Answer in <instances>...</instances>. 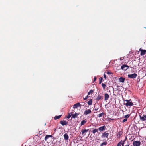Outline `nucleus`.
<instances>
[{"mask_svg": "<svg viewBox=\"0 0 146 146\" xmlns=\"http://www.w3.org/2000/svg\"><path fill=\"white\" fill-rule=\"evenodd\" d=\"M131 100H124V102L126 106H132L133 105V104L132 102H131Z\"/></svg>", "mask_w": 146, "mask_h": 146, "instance_id": "obj_1", "label": "nucleus"}, {"mask_svg": "<svg viewBox=\"0 0 146 146\" xmlns=\"http://www.w3.org/2000/svg\"><path fill=\"white\" fill-rule=\"evenodd\" d=\"M140 120L142 121L146 122V115L141 114L139 115Z\"/></svg>", "mask_w": 146, "mask_h": 146, "instance_id": "obj_2", "label": "nucleus"}, {"mask_svg": "<svg viewBox=\"0 0 146 146\" xmlns=\"http://www.w3.org/2000/svg\"><path fill=\"white\" fill-rule=\"evenodd\" d=\"M137 76V74L135 73L129 74L128 75V77L129 78H135Z\"/></svg>", "mask_w": 146, "mask_h": 146, "instance_id": "obj_3", "label": "nucleus"}, {"mask_svg": "<svg viewBox=\"0 0 146 146\" xmlns=\"http://www.w3.org/2000/svg\"><path fill=\"white\" fill-rule=\"evenodd\" d=\"M134 146H139L141 145V142L139 141H134L133 143Z\"/></svg>", "mask_w": 146, "mask_h": 146, "instance_id": "obj_4", "label": "nucleus"}, {"mask_svg": "<svg viewBox=\"0 0 146 146\" xmlns=\"http://www.w3.org/2000/svg\"><path fill=\"white\" fill-rule=\"evenodd\" d=\"M129 67L126 64H123L121 67V68L124 70H126L129 68Z\"/></svg>", "mask_w": 146, "mask_h": 146, "instance_id": "obj_5", "label": "nucleus"}, {"mask_svg": "<svg viewBox=\"0 0 146 146\" xmlns=\"http://www.w3.org/2000/svg\"><path fill=\"white\" fill-rule=\"evenodd\" d=\"M106 126L104 125L103 126L100 127L98 128V130L100 132L103 131L106 129Z\"/></svg>", "mask_w": 146, "mask_h": 146, "instance_id": "obj_6", "label": "nucleus"}, {"mask_svg": "<svg viewBox=\"0 0 146 146\" xmlns=\"http://www.w3.org/2000/svg\"><path fill=\"white\" fill-rule=\"evenodd\" d=\"M91 111L90 109L86 110L84 113V115H87L90 114L91 113Z\"/></svg>", "mask_w": 146, "mask_h": 146, "instance_id": "obj_7", "label": "nucleus"}, {"mask_svg": "<svg viewBox=\"0 0 146 146\" xmlns=\"http://www.w3.org/2000/svg\"><path fill=\"white\" fill-rule=\"evenodd\" d=\"M108 135V133L105 132L102 133V134L101 136V137L102 138H103L104 137L107 138Z\"/></svg>", "mask_w": 146, "mask_h": 146, "instance_id": "obj_8", "label": "nucleus"}, {"mask_svg": "<svg viewBox=\"0 0 146 146\" xmlns=\"http://www.w3.org/2000/svg\"><path fill=\"white\" fill-rule=\"evenodd\" d=\"M60 123L63 126L64 125H68V122L66 121L62 120L60 122Z\"/></svg>", "mask_w": 146, "mask_h": 146, "instance_id": "obj_9", "label": "nucleus"}, {"mask_svg": "<svg viewBox=\"0 0 146 146\" xmlns=\"http://www.w3.org/2000/svg\"><path fill=\"white\" fill-rule=\"evenodd\" d=\"M81 105L80 104V103H77L73 105V108H76L78 107H81Z\"/></svg>", "mask_w": 146, "mask_h": 146, "instance_id": "obj_10", "label": "nucleus"}, {"mask_svg": "<svg viewBox=\"0 0 146 146\" xmlns=\"http://www.w3.org/2000/svg\"><path fill=\"white\" fill-rule=\"evenodd\" d=\"M139 50L141 51V55H143L145 54V53H146V50H142L141 48H140L139 49Z\"/></svg>", "mask_w": 146, "mask_h": 146, "instance_id": "obj_11", "label": "nucleus"}, {"mask_svg": "<svg viewBox=\"0 0 146 146\" xmlns=\"http://www.w3.org/2000/svg\"><path fill=\"white\" fill-rule=\"evenodd\" d=\"M110 97V96L108 94L106 93L104 94V100L106 101L108 100V98Z\"/></svg>", "mask_w": 146, "mask_h": 146, "instance_id": "obj_12", "label": "nucleus"}, {"mask_svg": "<svg viewBox=\"0 0 146 146\" xmlns=\"http://www.w3.org/2000/svg\"><path fill=\"white\" fill-rule=\"evenodd\" d=\"M64 137L65 140H68L69 137L67 133H65L64 135Z\"/></svg>", "mask_w": 146, "mask_h": 146, "instance_id": "obj_13", "label": "nucleus"}, {"mask_svg": "<svg viewBox=\"0 0 146 146\" xmlns=\"http://www.w3.org/2000/svg\"><path fill=\"white\" fill-rule=\"evenodd\" d=\"M123 133V132L122 131H119L117 134V138H119L121 135H122Z\"/></svg>", "mask_w": 146, "mask_h": 146, "instance_id": "obj_14", "label": "nucleus"}, {"mask_svg": "<svg viewBox=\"0 0 146 146\" xmlns=\"http://www.w3.org/2000/svg\"><path fill=\"white\" fill-rule=\"evenodd\" d=\"M103 99V97L99 95H98V96L96 98V100L98 101H99L100 100Z\"/></svg>", "mask_w": 146, "mask_h": 146, "instance_id": "obj_15", "label": "nucleus"}, {"mask_svg": "<svg viewBox=\"0 0 146 146\" xmlns=\"http://www.w3.org/2000/svg\"><path fill=\"white\" fill-rule=\"evenodd\" d=\"M125 80V78L123 77H120L119 79V81L121 82H124Z\"/></svg>", "mask_w": 146, "mask_h": 146, "instance_id": "obj_16", "label": "nucleus"}, {"mask_svg": "<svg viewBox=\"0 0 146 146\" xmlns=\"http://www.w3.org/2000/svg\"><path fill=\"white\" fill-rule=\"evenodd\" d=\"M79 115L78 113H75L74 114L72 115V118H75L77 117V116Z\"/></svg>", "mask_w": 146, "mask_h": 146, "instance_id": "obj_17", "label": "nucleus"}, {"mask_svg": "<svg viewBox=\"0 0 146 146\" xmlns=\"http://www.w3.org/2000/svg\"><path fill=\"white\" fill-rule=\"evenodd\" d=\"M89 130V129H84V130H82V134H86L85 133H87L88 132V131Z\"/></svg>", "mask_w": 146, "mask_h": 146, "instance_id": "obj_18", "label": "nucleus"}, {"mask_svg": "<svg viewBox=\"0 0 146 146\" xmlns=\"http://www.w3.org/2000/svg\"><path fill=\"white\" fill-rule=\"evenodd\" d=\"M52 137V135H47L46 136L45 138V141H46L50 137Z\"/></svg>", "mask_w": 146, "mask_h": 146, "instance_id": "obj_19", "label": "nucleus"}, {"mask_svg": "<svg viewBox=\"0 0 146 146\" xmlns=\"http://www.w3.org/2000/svg\"><path fill=\"white\" fill-rule=\"evenodd\" d=\"M87 122V121L85 120H83L81 121L80 125L81 126L84 125Z\"/></svg>", "mask_w": 146, "mask_h": 146, "instance_id": "obj_20", "label": "nucleus"}, {"mask_svg": "<svg viewBox=\"0 0 146 146\" xmlns=\"http://www.w3.org/2000/svg\"><path fill=\"white\" fill-rule=\"evenodd\" d=\"M105 114L103 112H102L101 113H100L98 115V116L99 117H103L105 115Z\"/></svg>", "mask_w": 146, "mask_h": 146, "instance_id": "obj_21", "label": "nucleus"}, {"mask_svg": "<svg viewBox=\"0 0 146 146\" xmlns=\"http://www.w3.org/2000/svg\"><path fill=\"white\" fill-rule=\"evenodd\" d=\"M62 116V115H60L58 116H55L54 117V119L55 120H56L60 118Z\"/></svg>", "mask_w": 146, "mask_h": 146, "instance_id": "obj_22", "label": "nucleus"}, {"mask_svg": "<svg viewBox=\"0 0 146 146\" xmlns=\"http://www.w3.org/2000/svg\"><path fill=\"white\" fill-rule=\"evenodd\" d=\"M98 131V130L97 129H95L94 130H93L92 131V132L93 134H95V133L96 132H97Z\"/></svg>", "mask_w": 146, "mask_h": 146, "instance_id": "obj_23", "label": "nucleus"}, {"mask_svg": "<svg viewBox=\"0 0 146 146\" xmlns=\"http://www.w3.org/2000/svg\"><path fill=\"white\" fill-rule=\"evenodd\" d=\"M92 100L91 99L88 102V105H91L92 104Z\"/></svg>", "mask_w": 146, "mask_h": 146, "instance_id": "obj_24", "label": "nucleus"}, {"mask_svg": "<svg viewBox=\"0 0 146 146\" xmlns=\"http://www.w3.org/2000/svg\"><path fill=\"white\" fill-rule=\"evenodd\" d=\"M94 90H91L89 92H88V95H89L90 94L93 93L94 92Z\"/></svg>", "mask_w": 146, "mask_h": 146, "instance_id": "obj_25", "label": "nucleus"}, {"mask_svg": "<svg viewBox=\"0 0 146 146\" xmlns=\"http://www.w3.org/2000/svg\"><path fill=\"white\" fill-rule=\"evenodd\" d=\"M107 142L106 141L104 142L103 143H101L100 145V146H103V145H107Z\"/></svg>", "mask_w": 146, "mask_h": 146, "instance_id": "obj_26", "label": "nucleus"}, {"mask_svg": "<svg viewBox=\"0 0 146 146\" xmlns=\"http://www.w3.org/2000/svg\"><path fill=\"white\" fill-rule=\"evenodd\" d=\"M122 141L121 140V141L119 142L117 146H121L122 144Z\"/></svg>", "mask_w": 146, "mask_h": 146, "instance_id": "obj_27", "label": "nucleus"}, {"mask_svg": "<svg viewBox=\"0 0 146 146\" xmlns=\"http://www.w3.org/2000/svg\"><path fill=\"white\" fill-rule=\"evenodd\" d=\"M102 85L103 89H105V87L106 86V85L104 83H102Z\"/></svg>", "mask_w": 146, "mask_h": 146, "instance_id": "obj_28", "label": "nucleus"}, {"mask_svg": "<svg viewBox=\"0 0 146 146\" xmlns=\"http://www.w3.org/2000/svg\"><path fill=\"white\" fill-rule=\"evenodd\" d=\"M72 112H71L70 113H69L68 115V116L67 117H66L68 119L70 118L71 117V116H72Z\"/></svg>", "mask_w": 146, "mask_h": 146, "instance_id": "obj_29", "label": "nucleus"}, {"mask_svg": "<svg viewBox=\"0 0 146 146\" xmlns=\"http://www.w3.org/2000/svg\"><path fill=\"white\" fill-rule=\"evenodd\" d=\"M103 78L102 77H100L99 78V84H100L102 82Z\"/></svg>", "mask_w": 146, "mask_h": 146, "instance_id": "obj_30", "label": "nucleus"}, {"mask_svg": "<svg viewBox=\"0 0 146 146\" xmlns=\"http://www.w3.org/2000/svg\"><path fill=\"white\" fill-rule=\"evenodd\" d=\"M130 116V115L129 114L127 115H125L124 116V118H125V119H127V118H129Z\"/></svg>", "mask_w": 146, "mask_h": 146, "instance_id": "obj_31", "label": "nucleus"}, {"mask_svg": "<svg viewBox=\"0 0 146 146\" xmlns=\"http://www.w3.org/2000/svg\"><path fill=\"white\" fill-rule=\"evenodd\" d=\"M110 63H112V64H114V63H115V60H113L111 61L110 62Z\"/></svg>", "mask_w": 146, "mask_h": 146, "instance_id": "obj_32", "label": "nucleus"}, {"mask_svg": "<svg viewBox=\"0 0 146 146\" xmlns=\"http://www.w3.org/2000/svg\"><path fill=\"white\" fill-rule=\"evenodd\" d=\"M127 120V119H125L122 121V122L124 123L125 121H126Z\"/></svg>", "mask_w": 146, "mask_h": 146, "instance_id": "obj_33", "label": "nucleus"}, {"mask_svg": "<svg viewBox=\"0 0 146 146\" xmlns=\"http://www.w3.org/2000/svg\"><path fill=\"white\" fill-rule=\"evenodd\" d=\"M96 79H97V78L96 77V76H95L94 77V80H93V82H95L96 80Z\"/></svg>", "mask_w": 146, "mask_h": 146, "instance_id": "obj_34", "label": "nucleus"}, {"mask_svg": "<svg viewBox=\"0 0 146 146\" xmlns=\"http://www.w3.org/2000/svg\"><path fill=\"white\" fill-rule=\"evenodd\" d=\"M126 139H127V137L126 136L125 138V139L123 141H122V143H124V142H125L126 141Z\"/></svg>", "mask_w": 146, "mask_h": 146, "instance_id": "obj_35", "label": "nucleus"}, {"mask_svg": "<svg viewBox=\"0 0 146 146\" xmlns=\"http://www.w3.org/2000/svg\"><path fill=\"white\" fill-rule=\"evenodd\" d=\"M107 73L108 74H111V72H109V71L107 72Z\"/></svg>", "mask_w": 146, "mask_h": 146, "instance_id": "obj_36", "label": "nucleus"}, {"mask_svg": "<svg viewBox=\"0 0 146 146\" xmlns=\"http://www.w3.org/2000/svg\"><path fill=\"white\" fill-rule=\"evenodd\" d=\"M104 78H105V79H106V76L105 74H104Z\"/></svg>", "mask_w": 146, "mask_h": 146, "instance_id": "obj_37", "label": "nucleus"}, {"mask_svg": "<svg viewBox=\"0 0 146 146\" xmlns=\"http://www.w3.org/2000/svg\"><path fill=\"white\" fill-rule=\"evenodd\" d=\"M122 58H120V60H123V61L125 60V59L124 58H123V59H122Z\"/></svg>", "mask_w": 146, "mask_h": 146, "instance_id": "obj_38", "label": "nucleus"}, {"mask_svg": "<svg viewBox=\"0 0 146 146\" xmlns=\"http://www.w3.org/2000/svg\"><path fill=\"white\" fill-rule=\"evenodd\" d=\"M87 99V98H86V97H85V98H83L84 100H86Z\"/></svg>", "mask_w": 146, "mask_h": 146, "instance_id": "obj_39", "label": "nucleus"}, {"mask_svg": "<svg viewBox=\"0 0 146 146\" xmlns=\"http://www.w3.org/2000/svg\"><path fill=\"white\" fill-rule=\"evenodd\" d=\"M98 109V108H95L94 109V110H95V111H97Z\"/></svg>", "mask_w": 146, "mask_h": 146, "instance_id": "obj_40", "label": "nucleus"}, {"mask_svg": "<svg viewBox=\"0 0 146 146\" xmlns=\"http://www.w3.org/2000/svg\"><path fill=\"white\" fill-rule=\"evenodd\" d=\"M124 63V64H125V63H127V62H123L122 63H121V64H122V63Z\"/></svg>", "mask_w": 146, "mask_h": 146, "instance_id": "obj_41", "label": "nucleus"}, {"mask_svg": "<svg viewBox=\"0 0 146 146\" xmlns=\"http://www.w3.org/2000/svg\"><path fill=\"white\" fill-rule=\"evenodd\" d=\"M124 143H122V144L121 145H122V146H124Z\"/></svg>", "mask_w": 146, "mask_h": 146, "instance_id": "obj_42", "label": "nucleus"}, {"mask_svg": "<svg viewBox=\"0 0 146 146\" xmlns=\"http://www.w3.org/2000/svg\"><path fill=\"white\" fill-rule=\"evenodd\" d=\"M54 131H56V128H54Z\"/></svg>", "mask_w": 146, "mask_h": 146, "instance_id": "obj_43", "label": "nucleus"}, {"mask_svg": "<svg viewBox=\"0 0 146 146\" xmlns=\"http://www.w3.org/2000/svg\"><path fill=\"white\" fill-rule=\"evenodd\" d=\"M88 96H86V98H88Z\"/></svg>", "mask_w": 146, "mask_h": 146, "instance_id": "obj_44", "label": "nucleus"}, {"mask_svg": "<svg viewBox=\"0 0 146 146\" xmlns=\"http://www.w3.org/2000/svg\"><path fill=\"white\" fill-rule=\"evenodd\" d=\"M125 146H129V145H125Z\"/></svg>", "mask_w": 146, "mask_h": 146, "instance_id": "obj_45", "label": "nucleus"}]
</instances>
